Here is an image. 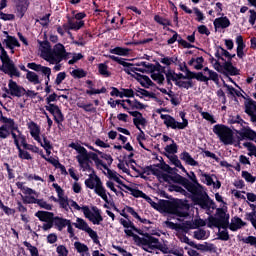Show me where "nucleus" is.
I'll return each instance as SVG.
<instances>
[{
	"instance_id": "f257e3e1",
	"label": "nucleus",
	"mask_w": 256,
	"mask_h": 256,
	"mask_svg": "<svg viewBox=\"0 0 256 256\" xmlns=\"http://www.w3.org/2000/svg\"><path fill=\"white\" fill-rule=\"evenodd\" d=\"M151 207L156 211H162L169 215H175L176 217H188L189 216V203L187 200L173 198L172 200H159L158 203L155 201L150 202Z\"/></svg>"
},
{
	"instance_id": "f03ea898",
	"label": "nucleus",
	"mask_w": 256,
	"mask_h": 256,
	"mask_svg": "<svg viewBox=\"0 0 256 256\" xmlns=\"http://www.w3.org/2000/svg\"><path fill=\"white\" fill-rule=\"evenodd\" d=\"M71 207L76 209V211H82L86 219H89L93 225H101L103 221V216L101 215V210L97 206H92V211L89 209V206H79L77 202L71 200Z\"/></svg>"
},
{
	"instance_id": "7ed1b4c3",
	"label": "nucleus",
	"mask_w": 256,
	"mask_h": 256,
	"mask_svg": "<svg viewBox=\"0 0 256 256\" xmlns=\"http://www.w3.org/2000/svg\"><path fill=\"white\" fill-rule=\"evenodd\" d=\"M165 225L166 227H168V229H172L173 231H182V233H189L191 229H199V227H205L207 223L205 222V220L199 218L195 219L193 222L185 221L182 224L174 223L171 221H165Z\"/></svg>"
},
{
	"instance_id": "20e7f679",
	"label": "nucleus",
	"mask_w": 256,
	"mask_h": 256,
	"mask_svg": "<svg viewBox=\"0 0 256 256\" xmlns=\"http://www.w3.org/2000/svg\"><path fill=\"white\" fill-rule=\"evenodd\" d=\"M84 183L87 189H94L96 195L101 197L105 203H109V198L107 197V189H105V186H103V182L99 176L90 174L89 178H87Z\"/></svg>"
},
{
	"instance_id": "39448f33",
	"label": "nucleus",
	"mask_w": 256,
	"mask_h": 256,
	"mask_svg": "<svg viewBox=\"0 0 256 256\" xmlns=\"http://www.w3.org/2000/svg\"><path fill=\"white\" fill-rule=\"evenodd\" d=\"M0 61L2 62V66H0L2 73L9 75V77H21V72H19L17 66H15V62L9 57L7 50L1 52Z\"/></svg>"
},
{
	"instance_id": "423d86ee",
	"label": "nucleus",
	"mask_w": 256,
	"mask_h": 256,
	"mask_svg": "<svg viewBox=\"0 0 256 256\" xmlns=\"http://www.w3.org/2000/svg\"><path fill=\"white\" fill-rule=\"evenodd\" d=\"M213 133L217 135L221 143L224 145H233L235 138L233 136V130L225 124H216L213 127Z\"/></svg>"
},
{
	"instance_id": "0eeeda50",
	"label": "nucleus",
	"mask_w": 256,
	"mask_h": 256,
	"mask_svg": "<svg viewBox=\"0 0 256 256\" xmlns=\"http://www.w3.org/2000/svg\"><path fill=\"white\" fill-rule=\"evenodd\" d=\"M191 199L195 205H199L201 209H217V204L213 201L207 193H203V190L198 189L192 194Z\"/></svg>"
},
{
	"instance_id": "6e6552de",
	"label": "nucleus",
	"mask_w": 256,
	"mask_h": 256,
	"mask_svg": "<svg viewBox=\"0 0 256 256\" xmlns=\"http://www.w3.org/2000/svg\"><path fill=\"white\" fill-rule=\"evenodd\" d=\"M0 123H4L7 125V131L9 135L14 139V145L19 147V135L21 134V130H19V124L15 123L13 118H7V116H3V111L0 110ZM18 133V135L15 133Z\"/></svg>"
},
{
	"instance_id": "1a4fd4ad",
	"label": "nucleus",
	"mask_w": 256,
	"mask_h": 256,
	"mask_svg": "<svg viewBox=\"0 0 256 256\" xmlns=\"http://www.w3.org/2000/svg\"><path fill=\"white\" fill-rule=\"evenodd\" d=\"M65 59V46L61 43L54 45L53 49L50 51L48 58H45V61L51 63L52 65H59L61 61Z\"/></svg>"
},
{
	"instance_id": "9d476101",
	"label": "nucleus",
	"mask_w": 256,
	"mask_h": 256,
	"mask_svg": "<svg viewBox=\"0 0 256 256\" xmlns=\"http://www.w3.org/2000/svg\"><path fill=\"white\" fill-rule=\"evenodd\" d=\"M160 119L164 121V125L167 127V129L183 130L189 127V120H184V122H179L175 119V117L169 114H161Z\"/></svg>"
},
{
	"instance_id": "9b49d317",
	"label": "nucleus",
	"mask_w": 256,
	"mask_h": 256,
	"mask_svg": "<svg viewBox=\"0 0 256 256\" xmlns=\"http://www.w3.org/2000/svg\"><path fill=\"white\" fill-rule=\"evenodd\" d=\"M73 225L76 229L85 231V233L89 235L95 245H101V241H99V235L95 230H92L91 227H89V224L83 220V218H77L76 223H73Z\"/></svg>"
},
{
	"instance_id": "f8f14e48",
	"label": "nucleus",
	"mask_w": 256,
	"mask_h": 256,
	"mask_svg": "<svg viewBox=\"0 0 256 256\" xmlns=\"http://www.w3.org/2000/svg\"><path fill=\"white\" fill-rule=\"evenodd\" d=\"M172 183H178V185H182L184 189L188 191V193L191 194V197L194 193L197 192V186L193 185L189 179L181 176L180 174L175 173L174 176H172Z\"/></svg>"
},
{
	"instance_id": "ddd939ff",
	"label": "nucleus",
	"mask_w": 256,
	"mask_h": 256,
	"mask_svg": "<svg viewBox=\"0 0 256 256\" xmlns=\"http://www.w3.org/2000/svg\"><path fill=\"white\" fill-rule=\"evenodd\" d=\"M4 91L12 97H23V95L27 93V90L23 86L17 84V82L13 81V79L9 80L8 89L7 87H4Z\"/></svg>"
},
{
	"instance_id": "4468645a",
	"label": "nucleus",
	"mask_w": 256,
	"mask_h": 256,
	"mask_svg": "<svg viewBox=\"0 0 256 256\" xmlns=\"http://www.w3.org/2000/svg\"><path fill=\"white\" fill-rule=\"evenodd\" d=\"M229 214L224 216L223 218H217L214 216L208 217V227L212 229V227H216L217 229H229L231 224H229Z\"/></svg>"
},
{
	"instance_id": "2eb2a0df",
	"label": "nucleus",
	"mask_w": 256,
	"mask_h": 256,
	"mask_svg": "<svg viewBox=\"0 0 256 256\" xmlns=\"http://www.w3.org/2000/svg\"><path fill=\"white\" fill-rule=\"evenodd\" d=\"M109 59H111V61H115L118 63V65H122V67H124L123 71L127 73V75H131V77H134L132 73L139 71V68L135 67V64L125 62V58H119L115 55H110Z\"/></svg>"
},
{
	"instance_id": "dca6fc26",
	"label": "nucleus",
	"mask_w": 256,
	"mask_h": 256,
	"mask_svg": "<svg viewBox=\"0 0 256 256\" xmlns=\"http://www.w3.org/2000/svg\"><path fill=\"white\" fill-rule=\"evenodd\" d=\"M45 109L53 115L54 121L57 123L58 127H61V125H63V121H65V116L63 115L61 108H59L58 105L50 104V106H45Z\"/></svg>"
},
{
	"instance_id": "f3484780",
	"label": "nucleus",
	"mask_w": 256,
	"mask_h": 256,
	"mask_svg": "<svg viewBox=\"0 0 256 256\" xmlns=\"http://www.w3.org/2000/svg\"><path fill=\"white\" fill-rule=\"evenodd\" d=\"M233 131H236L238 136V140L239 141H243L245 139H248V141H254L256 143V132L255 130L251 129L250 127H243L242 130H236L233 126H232Z\"/></svg>"
},
{
	"instance_id": "a211bd4d",
	"label": "nucleus",
	"mask_w": 256,
	"mask_h": 256,
	"mask_svg": "<svg viewBox=\"0 0 256 256\" xmlns=\"http://www.w3.org/2000/svg\"><path fill=\"white\" fill-rule=\"evenodd\" d=\"M129 115H131L133 118V124L135 125L136 129H140V125L142 127L147 126V119L143 117V114L139 111H129Z\"/></svg>"
},
{
	"instance_id": "6ab92c4d",
	"label": "nucleus",
	"mask_w": 256,
	"mask_h": 256,
	"mask_svg": "<svg viewBox=\"0 0 256 256\" xmlns=\"http://www.w3.org/2000/svg\"><path fill=\"white\" fill-rule=\"evenodd\" d=\"M142 235L144 237H142L141 239H145L146 242H139L138 245H142L143 247H148V249H151V251H153L154 249H157V248H153L155 247V245H159V238H155L154 236H151V234L149 233H144L142 232Z\"/></svg>"
},
{
	"instance_id": "aec40b11",
	"label": "nucleus",
	"mask_w": 256,
	"mask_h": 256,
	"mask_svg": "<svg viewBox=\"0 0 256 256\" xmlns=\"http://www.w3.org/2000/svg\"><path fill=\"white\" fill-rule=\"evenodd\" d=\"M46 38H47V36H45V39ZM37 43L39 45L43 59L44 60L47 59L53 49V48H51V42H49L48 39H46L44 41L37 40Z\"/></svg>"
},
{
	"instance_id": "412c9836",
	"label": "nucleus",
	"mask_w": 256,
	"mask_h": 256,
	"mask_svg": "<svg viewBox=\"0 0 256 256\" xmlns=\"http://www.w3.org/2000/svg\"><path fill=\"white\" fill-rule=\"evenodd\" d=\"M5 35H7V39L3 40V45L6 46V49H10V51H13L15 47H21V43H19V40L15 36L9 35L7 31L4 32Z\"/></svg>"
},
{
	"instance_id": "4be33fe9",
	"label": "nucleus",
	"mask_w": 256,
	"mask_h": 256,
	"mask_svg": "<svg viewBox=\"0 0 256 256\" xmlns=\"http://www.w3.org/2000/svg\"><path fill=\"white\" fill-rule=\"evenodd\" d=\"M185 79L188 81H192V79H196V81H200L201 83H207V76L203 74V72H193L191 70H186Z\"/></svg>"
},
{
	"instance_id": "5701e85b",
	"label": "nucleus",
	"mask_w": 256,
	"mask_h": 256,
	"mask_svg": "<svg viewBox=\"0 0 256 256\" xmlns=\"http://www.w3.org/2000/svg\"><path fill=\"white\" fill-rule=\"evenodd\" d=\"M35 217H37V219H39V221H41L42 223H47L53 221V219L55 218V213L39 210L35 213Z\"/></svg>"
},
{
	"instance_id": "b1692460",
	"label": "nucleus",
	"mask_w": 256,
	"mask_h": 256,
	"mask_svg": "<svg viewBox=\"0 0 256 256\" xmlns=\"http://www.w3.org/2000/svg\"><path fill=\"white\" fill-rule=\"evenodd\" d=\"M247 222H244L239 216H235L231 219L229 226L230 231H239L242 227H245Z\"/></svg>"
},
{
	"instance_id": "393cba45",
	"label": "nucleus",
	"mask_w": 256,
	"mask_h": 256,
	"mask_svg": "<svg viewBox=\"0 0 256 256\" xmlns=\"http://www.w3.org/2000/svg\"><path fill=\"white\" fill-rule=\"evenodd\" d=\"M231 26V21L227 16L219 17L214 20L215 29H227Z\"/></svg>"
},
{
	"instance_id": "a878e982",
	"label": "nucleus",
	"mask_w": 256,
	"mask_h": 256,
	"mask_svg": "<svg viewBox=\"0 0 256 256\" xmlns=\"http://www.w3.org/2000/svg\"><path fill=\"white\" fill-rule=\"evenodd\" d=\"M67 223H69V219L59 216H54L52 220L53 227H56V229L59 231H63V229L67 227Z\"/></svg>"
},
{
	"instance_id": "bb28decb",
	"label": "nucleus",
	"mask_w": 256,
	"mask_h": 256,
	"mask_svg": "<svg viewBox=\"0 0 256 256\" xmlns=\"http://www.w3.org/2000/svg\"><path fill=\"white\" fill-rule=\"evenodd\" d=\"M181 161H184L186 165H190L191 167H199V162L195 160L189 152L184 151L180 154Z\"/></svg>"
},
{
	"instance_id": "cd10ccee",
	"label": "nucleus",
	"mask_w": 256,
	"mask_h": 256,
	"mask_svg": "<svg viewBox=\"0 0 256 256\" xmlns=\"http://www.w3.org/2000/svg\"><path fill=\"white\" fill-rule=\"evenodd\" d=\"M120 224L124 227V229H131L132 231H135V233H138V235H143V231H141L139 228H136L135 224L129 218L127 220L121 218Z\"/></svg>"
},
{
	"instance_id": "c85d7f7f",
	"label": "nucleus",
	"mask_w": 256,
	"mask_h": 256,
	"mask_svg": "<svg viewBox=\"0 0 256 256\" xmlns=\"http://www.w3.org/2000/svg\"><path fill=\"white\" fill-rule=\"evenodd\" d=\"M68 147H70V149H74L75 151H77L80 154V156L83 157V159H87V155L89 152H87V149L81 146V144L72 142L68 145Z\"/></svg>"
},
{
	"instance_id": "c756f323",
	"label": "nucleus",
	"mask_w": 256,
	"mask_h": 256,
	"mask_svg": "<svg viewBox=\"0 0 256 256\" xmlns=\"http://www.w3.org/2000/svg\"><path fill=\"white\" fill-rule=\"evenodd\" d=\"M244 107L245 113H256V101L253 98H247Z\"/></svg>"
},
{
	"instance_id": "7c9ffc66",
	"label": "nucleus",
	"mask_w": 256,
	"mask_h": 256,
	"mask_svg": "<svg viewBox=\"0 0 256 256\" xmlns=\"http://www.w3.org/2000/svg\"><path fill=\"white\" fill-rule=\"evenodd\" d=\"M28 69H32V71H36V73H47V66H43L41 64H37L35 62H30L27 64Z\"/></svg>"
},
{
	"instance_id": "2f4dec72",
	"label": "nucleus",
	"mask_w": 256,
	"mask_h": 256,
	"mask_svg": "<svg viewBox=\"0 0 256 256\" xmlns=\"http://www.w3.org/2000/svg\"><path fill=\"white\" fill-rule=\"evenodd\" d=\"M129 51H131L129 48L119 46L110 49V53H112V55H120L121 57H127V55H129Z\"/></svg>"
},
{
	"instance_id": "473e14b6",
	"label": "nucleus",
	"mask_w": 256,
	"mask_h": 256,
	"mask_svg": "<svg viewBox=\"0 0 256 256\" xmlns=\"http://www.w3.org/2000/svg\"><path fill=\"white\" fill-rule=\"evenodd\" d=\"M26 79L30 82L33 83V85H39L41 84V80L39 79V75L33 71H28L26 74Z\"/></svg>"
},
{
	"instance_id": "72a5a7b5",
	"label": "nucleus",
	"mask_w": 256,
	"mask_h": 256,
	"mask_svg": "<svg viewBox=\"0 0 256 256\" xmlns=\"http://www.w3.org/2000/svg\"><path fill=\"white\" fill-rule=\"evenodd\" d=\"M68 23L71 25V31H79L82 27H85V21H73V18L68 17Z\"/></svg>"
},
{
	"instance_id": "f704fd0d",
	"label": "nucleus",
	"mask_w": 256,
	"mask_h": 256,
	"mask_svg": "<svg viewBox=\"0 0 256 256\" xmlns=\"http://www.w3.org/2000/svg\"><path fill=\"white\" fill-rule=\"evenodd\" d=\"M154 167H159V169H161L162 171H165L169 175H173L175 173L173 171H177V168H172L171 166H169V164L165 163V161L163 160L160 164L154 165Z\"/></svg>"
},
{
	"instance_id": "c9c22d12",
	"label": "nucleus",
	"mask_w": 256,
	"mask_h": 256,
	"mask_svg": "<svg viewBox=\"0 0 256 256\" xmlns=\"http://www.w3.org/2000/svg\"><path fill=\"white\" fill-rule=\"evenodd\" d=\"M16 187L18 189H21V191H23L24 195H37V192H35V190H33L32 188H29L27 186H24L23 182H17Z\"/></svg>"
},
{
	"instance_id": "e433bc0d",
	"label": "nucleus",
	"mask_w": 256,
	"mask_h": 256,
	"mask_svg": "<svg viewBox=\"0 0 256 256\" xmlns=\"http://www.w3.org/2000/svg\"><path fill=\"white\" fill-rule=\"evenodd\" d=\"M177 61H179L177 57L169 56L160 59V63H162V65H166V67H171L173 64L177 65Z\"/></svg>"
},
{
	"instance_id": "4c0bfd02",
	"label": "nucleus",
	"mask_w": 256,
	"mask_h": 256,
	"mask_svg": "<svg viewBox=\"0 0 256 256\" xmlns=\"http://www.w3.org/2000/svg\"><path fill=\"white\" fill-rule=\"evenodd\" d=\"M124 233L128 236V237H133L134 241L136 243H147L146 239H141L142 237H140L139 235L133 233V230H129V229H125Z\"/></svg>"
},
{
	"instance_id": "58836bf2",
	"label": "nucleus",
	"mask_w": 256,
	"mask_h": 256,
	"mask_svg": "<svg viewBox=\"0 0 256 256\" xmlns=\"http://www.w3.org/2000/svg\"><path fill=\"white\" fill-rule=\"evenodd\" d=\"M188 179H190L192 185L196 186V189H203V186L199 183V180H197V175H195V172L190 171L187 174Z\"/></svg>"
},
{
	"instance_id": "ea45409f",
	"label": "nucleus",
	"mask_w": 256,
	"mask_h": 256,
	"mask_svg": "<svg viewBox=\"0 0 256 256\" xmlns=\"http://www.w3.org/2000/svg\"><path fill=\"white\" fill-rule=\"evenodd\" d=\"M70 75L74 79H83V77H87V71H84L83 68L74 69Z\"/></svg>"
},
{
	"instance_id": "a19ab883",
	"label": "nucleus",
	"mask_w": 256,
	"mask_h": 256,
	"mask_svg": "<svg viewBox=\"0 0 256 256\" xmlns=\"http://www.w3.org/2000/svg\"><path fill=\"white\" fill-rule=\"evenodd\" d=\"M126 188H127L126 191H130L132 197H135L136 199H139V197H141V199L146 197V194L143 191L139 190V189L132 188L131 186L126 187Z\"/></svg>"
},
{
	"instance_id": "79ce46f5",
	"label": "nucleus",
	"mask_w": 256,
	"mask_h": 256,
	"mask_svg": "<svg viewBox=\"0 0 256 256\" xmlns=\"http://www.w3.org/2000/svg\"><path fill=\"white\" fill-rule=\"evenodd\" d=\"M28 4H16L17 17L23 19L27 13Z\"/></svg>"
},
{
	"instance_id": "37998d69",
	"label": "nucleus",
	"mask_w": 256,
	"mask_h": 256,
	"mask_svg": "<svg viewBox=\"0 0 256 256\" xmlns=\"http://www.w3.org/2000/svg\"><path fill=\"white\" fill-rule=\"evenodd\" d=\"M154 21L163 27H171V20L161 17L160 15L154 16Z\"/></svg>"
},
{
	"instance_id": "c03bdc74",
	"label": "nucleus",
	"mask_w": 256,
	"mask_h": 256,
	"mask_svg": "<svg viewBox=\"0 0 256 256\" xmlns=\"http://www.w3.org/2000/svg\"><path fill=\"white\" fill-rule=\"evenodd\" d=\"M98 73L102 75V77H109L111 72H109V66L105 63H100L98 65Z\"/></svg>"
},
{
	"instance_id": "a18cd8bd",
	"label": "nucleus",
	"mask_w": 256,
	"mask_h": 256,
	"mask_svg": "<svg viewBox=\"0 0 256 256\" xmlns=\"http://www.w3.org/2000/svg\"><path fill=\"white\" fill-rule=\"evenodd\" d=\"M176 87L180 89H193V80L175 82Z\"/></svg>"
},
{
	"instance_id": "49530a36",
	"label": "nucleus",
	"mask_w": 256,
	"mask_h": 256,
	"mask_svg": "<svg viewBox=\"0 0 256 256\" xmlns=\"http://www.w3.org/2000/svg\"><path fill=\"white\" fill-rule=\"evenodd\" d=\"M28 129H30V135L31 136L41 134V128L34 121L30 122V124L28 125Z\"/></svg>"
},
{
	"instance_id": "de8ad7c7",
	"label": "nucleus",
	"mask_w": 256,
	"mask_h": 256,
	"mask_svg": "<svg viewBox=\"0 0 256 256\" xmlns=\"http://www.w3.org/2000/svg\"><path fill=\"white\" fill-rule=\"evenodd\" d=\"M151 79H153V81H156V83H158V85H163V83H165V76L161 72L152 73Z\"/></svg>"
},
{
	"instance_id": "09e8293b",
	"label": "nucleus",
	"mask_w": 256,
	"mask_h": 256,
	"mask_svg": "<svg viewBox=\"0 0 256 256\" xmlns=\"http://www.w3.org/2000/svg\"><path fill=\"white\" fill-rule=\"evenodd\" d=\"M224 87L227 88L228 92H229V95H231L232 97H243V94L241 93V91L235 89V87L233 86H229L228 84H226L224 82Z\"/></svg>"
},
{
	"instance_id": "8fccbe9b",
	"label": "nucleus",
	"mask_w": 256,
	"mask_h": 256,
	"mask_svg": "<svg viewBox=\"0 0 256 256\" xmlns=\"http://www.w3.org/2000/svg\"><path fill=\"white\" fill-rule=\"evenodd\" d=\"M167 31H169L170 33H173V36L167 40L168 45H173V43H175L176 41L179 43V37H181V35H179L177 31L171 28H167Z\"/></svg>"
},
{
	"instance_id": "3c124183",
	"label": "nucleus",
	"mask_w": 256,
	"mask_h": 256,
	"mask_svg": "<svg viewBox=\"0 0 256 256\" xmlns=\"http://www.w3.org/2000/svg\"><path fill=\"white\" fill-rule=\"evenodd\" d=\"M223 75L225 77H229V75L231 77H235V76L239 75V69H237V67H235V66H232V67L224 70Z\"/></svg>"
},
{
	"instance_id": "603ef678",
	"label": "nucleus",
	"mask_w": 256,
	"mask_h": 256,
	"mask_svg": "<svg viewBox=\"0 0 256 256\" xmlns=\"http://www.w3.org/2000/svg\"><path fill=\"white\" fill-rule=\"evenodd\" d=\"M155 71H157L158 73H165V66H162L159 62L151 64L150 73H155Z\"/></svg>"
},
{
	"instance_id": "864d4df0",
	"label": "nucleus",
	"mask_w": 256,
	"mask_h": 256,
	"mask_svg": "<svg viewBox=\"0 0 256 256\" xmlns=\"http://www.w3.org/2000/svg\"><path fill=\"white\" fill-rule=\"evenodd\" d=\"M18 149V156L20 159H26V161H31L33 157L27 151L21 149V145L16 147Z\"/></svg>"
},
{
	"instance_id": "5fc2aeb1",
	"label": "nucleus",
	"mask_w": 256,
	"mask_h": 256,
	"mask_svg": "<svg viewBox=\"0 0 256 256\" xmlns=\"http://www.w3.org/2000/svg\"><path fill=\"white\" fill-rule=\"evenodd\" d=\"M80 109H83L86 113H95L97 111L96 107H93L92 103L89 104H78Z\"/></svg>"
},
{
	"instance_id": "6e6d98bb",
	"label": "nucleus",
	"mask_w": 256,
	"mask_h": 256,
	"mask_svg": "<svg viewBox=\"0 0 256 256\" xmlns=\"http://www.w3.org/2000/svg\"><path fill=\"white\" fill-rule=\"evenodd\" d=\"M74 247L77 251V253H85V251H89V247L87 246V244L81 243V242H75L74 243Z\"/></svg>"
},
{
	"instance_id": "4d7b16f0",
	"label": "nucleus",
	"mask_w": 256,
	"mask_h": 256,
	"mask_svg": "<svg viewBox=\"0 0 256 256\" xmlns=\"http://www.w3.org/2000/svg\"><path fill=\"white\" fill-rule=\"evenodd\" d=\"M177 149H178V146H177V143H175V140H172V144L167 145L165 147V151L169 155H175V153H177Z\"/></svg>"
},
{
	"instance_id": "13d9d810",
	"label": "nucleus",
	"mask_w": 256,
	"mask_h": 256,
	"mask_svg": "<svg viewBox=\"0 0 256 256\" xmlns=\"http://www.w3.org/2000/svg\"><path fill=\"white\" fill-rule=\"evenodd\" d=\"M236 45H237L236 51H245L246 45L242 35H238L236 37Z\"/></svg>"
},
{
	"instance_id": "bf43d9fd",
	"label": "nucleus",
	"mask_w": 256,
	"mask_h": 256,
	"mask_svg": "<svg viewBox=\"0 0 256 256\" xmlns=\"http://www.w3.org/2000/svg\"><path fill=\"white\" fill-rule=\"evenodd\" d=\"M168 191L170 192L175 191L176 193H181V195H187V191L184 190L183 187L176 184H171L168 188Z\"/></svg>"
},
{
	"instance_id": "052dcab7",
	"label": "nucleus",
	"mask_w": 256,
	"mask_h": 256,
	"mask_svg": "<svg viewBox=\"0 0 256 256\" xmlns=\"http://www.w3.org/2000/svg\"><path fill=\"white\" fill-rule=\"evenodd\" d=\"M58 203L61 207V209H64L65 211H69L70 207H69V199L66 197H60L58 198Z\"/></svg>"
},
{
	"instance_id": "680f3d73",
	"label": "nucleus",
	"mask_w": 256,
	"mask_h": 256,
	"mask_svg": "<svg viewBox=\"0 0 256 256\" xmlns=\"http://www.w3.org/2000/svg\"><path fill=\"white\" fill-rule=\"evenodd\" d=\"M167 159H169V161L172 163V165H175L176 167H179L181 160H179V156L173 154V155H169L167 153L164 154Z\"/></svg>"
},
{
	"instance_id": "e2e57ef3",
	"label": "nucleus",
	"mask_w": 256,
	"mask_h": 256,
	"mask_svg": "<svg viewBox=\"0 0 256 256\" xmlns=\"http://www.w3.org/2000/svg\"><path fill=\"white\" fill-rule=\"evenodd\" d=\"M217 239L219 241H229V239H230L229 231H227V229L219 231Z\"/></svg>"
},
{
	"instance_id": "0e129e2a",
	"label": "nucleus",
	"mask_w": 256,
	"mask_h": 256,
	"mask_svg": "<svg viewBox=\"0 0 256 256\" xmlns=\"http://www.w3.org/2000/svg\"><path fill=\"white\" fill-rule=\"evenodd\" d=\"M242 177L247 183H255L256 181V177L252 176V174L247 171H242Z\"/></svg>"
},
{
	"instance_id": "69168bd1",
	"label": "nucleus",
	"mask_w": 256,
	"mask_h": 256,
	"mask_svg": "<svg viewBox=\"0 0 256 256\" xmlns=\"http://www.w3.org/2000/svg\"><path fill=\"white\" fill-rule=\"evenodd\" d=\"M246 221H250L252 227L256 225V213L255 212H249L245 214Z\"/></svg>"
},
{
	"instance_id": "338daca9",
	"label": "nucleus",
	"mask_w": 256,
	"mask_h": 256,
	"mask_svg": "<svg viewBox=\"0 0 256 256\" xmlns=\"http://www.w3.org/2000/svg\"><path fill=\"white\" fill-rule=\"evenodd\" d=\"M9 137V132L7 130V124L3 123L0 126V139H7Z\"/></svg>"
},
{
	"instance_id": "774afa93",
	"label": "nucleus",
	"mask_w": 256,
	"mask_h": 256,
	"mask_svg": "<svg viewBox=\"0 0 256 256\" xmlns=\"http://www.w3.org/2000/svg\"><path fill=\"white\" fill-rule=\"evenodd\" d=\"M56 252L58 253L59 256H67V255H69V250L67 249V247H65V245H59L56 248Z\"/></svg>"
}]
</instances>
